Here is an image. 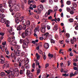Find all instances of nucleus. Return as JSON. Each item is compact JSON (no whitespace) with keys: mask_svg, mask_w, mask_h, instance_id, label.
I'll use <instances>...</instances> for the list:
<instances>
[{"mask_svg":"<svg viewBox=\"0 0 78 78\" xmlns=\"http://www.w3.org/2000/svg\"><path fill=\"white\" fill-rule=\"evenodd\" d=\"M30 43V41L28 40V39H26V40H23V48L24 50H25L26 48H28V45Z\"/></svg>","mask_w":78,"mask_h":78,"instance_id":"1","label":"nucleus"},{"mask_svg":"<svg viewBox=\"0 0 78 78\" xmlns=\"http://www.w3.org/2000/svg\"><path fill=\"white\" fill-rule=\"evenodd\" d=\"M0 63H1V64H4V63H4L3 65L4 68H8V67H9V64L8 63V61L5 62L4 60H3L2 59V58H1L0 59Z\"/></svg>","mask_w":78,"mask_h":78,"instance_id":"2","label":"nucleus"},{"mask_svg":"<svg viewBox=\"0 0 78 78\" xmlns=\"http://www.w3.org/2000/svg\"><path fill=\"white\" fill-rule=\"evenodd\" d=\"M31 31L29 32L28 29H26L25 30V32H23V33L22 34V37L23 38V39H24V38L25 37V36H27L28 35L29 33H30V34H31Z\"/></svg>","mask_w":78,"mask_h":78,"instance_id":"3","label":"nucleus"},{"mask_svg":"<svg viewBox=\"0 0 78 78\" xmlns=\"http://www.w3.org/2000/svg\"><path fill=\"white\" fill-rule=\"evenodd\" d=\"M23 25H24L23 26V27H22V26L21 25H20L17 27V28H16V29L17 30H18V31L21 30H22L23 28L24 30H25L26 29V28H27V26L26 25L23 24Z\"/></svg>","mask_w":78,"mask_h":78,"instance_id":"4","label":"nucleus"},{"mask_svg":"<svg viewBox=\"0 0 78 78\" xmlns=\"http://www.w3.org/2000/svg\"><path fill=\"white\" fill-rule=\"evenodd\" d=\"M9 5V8H10L9 9V11L12 12V11H13V10L12 9V8L13 7V4H12V3H11V0L9 1L8 2Z\"/></svg>","mask_w":78,"mask_h":78,"instance_id":"5","label":"nucleus"},{"mask_svg":"<svg viewBox=\"0 0 78 78\" xmlns=\"http://www.w3.org/2000/svg\"><path fill=\"white\" fill-rule=\"evenodd\" d=\"M46 28V26H45V25H42L40 29V31H41L43 33H45V31H46L45 29Z\"/></svg>","mask_w":78,"mask_h":78,"instance_id":"6","label":"nucleus"},{"mask_svg":"<svg viewBox=\"0 0 78 78\" xmlns=\"http://www.w3.org/2000/svg\"><path fill=\"white\" fill-rule=\"evenodd\" d=\"M38 10L41 12L42 11V10L44 9V7H43V5H39L37 7Z\"/></svg>","mask_w":78,"mask_h":78,"instance_id":"7","label":"nucleus"},{"mask_svg":"<svg viewBox=\"0 0 78 78\" xmlns=\"http://www.w3.org/2000/svg\"><path fill=\"white\" fill-rule=\"evenodd\" d=\"M20 50H17L16 52V50H14V52L15 53V55H16L17 56H20Z\"/></svg>","mask_w":78,"mask_h":78,"instance_id":"8","label":"nucleus"},{"mask_svg":"<svg viewBox=\"0 0 78 78\" xmlns=\"http://www.w3.org/2000/svg\"><path fill=\"white\" fill-rule=\"evenodd\" d=\"M21 20H20V22H22V21L23 25H25V23H26V20H23L24 18V17H21Z\"/></svg>","mask_w":78,"mask_h":78,"instance_id":"9","label":"nucleus"},{"mask_svg":"<svg viewBox=\"0 0 78 78\" xmlns=\"http://www.w3.org/2000/svg\"><path fill=\"white\" fill-rule=\"evenodd\" d=\"M44 47L45 48L47 49L49 47V44L47 43H45L44 44Z\"/></svg>","mask_w":78,"mask_h":78,"instance_id":"10","label":"nucleus"},{"mask_svg":"<svg viewBox=\"0 0 78 78\" xmlns=\"http://www.w3.org/2000/svg\"><path fill=\"white\" fill-rule=\"evenodd\" d=\"M20 17H17L16 18L15 20V23H17L18 24L19 23V22H20V20L19 19Z\"/></svg>","mask_w":78,"mask_h":78,"instance_id":"11","label":"nucleus"},{"mask_svg":"<svg viewBox=\"0 0 78 78\" xmlns=\"http://www.w3.org/2000/svg\"><path fill=\"white\" fill-rule=\"evenodd\" d=\"M25 67L27 69H30V65L28 63L25 64Z\"/></svg>","mask_w":78,"mask_h":78,"instance_id":"12","label":"nucleus"},{"mask_svg":"<svg viewBox=\"0 0 78 78\" xmlns=\"http://www.w3.org/2000/svg\"><path fill=\"white\" fill-rule=\"evenodd\" d=\"M76 72H75L74 73V74H73V72H72V73H70V77L71 78V77H72V76H75V75L76 74Z\"/></svg>","mask_w":78,"mask_h":78,"instance_id":"13","label":"nucleus"},{"mask_svg":"<svg viewBox=\"0 0 78 78\" xmlns=\"http://www.w3.org/2000/svg\"><path fill=\"white\" fill-rule=\"evenodd\" d=\"M26 24L27 27H30V20H27V22H26Z\"/></svg>","mask_w":78,"mask_h":78,"instance_id":"14","label":"nucleus"},{"mask_svg":"<svg viewBox=\"0 0 78 78\" xmlns=\"http://www.w3.org/2000/svg\"><path fill=\"white\" fill-rule=\"evenodd\" d=\"M53 30L54 31H57V30H58V26L55 25L54 27L53 28Z\"/></svg>","mask_w":78,"mask_h":78,"instance_id":"15","label":"nucleus"},{"mask_svg":"<svg viewBox=\"0 0 78 78\" xmlns=\"http://www.w3.org/2000/svg\"><path fill=\"white\" fill-rule=\"evenodd\" d=\"M14 39V38L13 37H9L8 40L7 41L8 42H10L11 41H12V40Z\"/></svg>","mask_w":78,"mask_h":78,"instance_id":"16","label":"nucleus"},{"mask_svg":"<svg viewBox=\"0 0 78 78\" xmlns=\"http://www.w3.org/2000/svg\"><path fill=\"white\" fill-rule=\"evenodd\" d=\"M37 75H38L39 73H40V72H41V69H37Z\"/></svg>","mask_w":78,"mask_h":78,"instance_id":"17","label":"nucleus"},{"mask_svg":"<svg viewBox=\"0 0 78 78\" xmlns=\"http://www.w3.org/2000/svg\"><path fill=\"white\" fill-rule=\"evenodd\" d=\"M34 61H35V64L36 66H39L40 63H39V62H38L37 60H34Z\"/></svg>","mask_w":78,"mask_h":78,"instance_id":"18","label":"nucleus"},{"mask_svg":"<svg viewBox=\"0 0 78 78\" xmlns=\"http://www.w3.org/2000/svg\"><path fill=\"white\" fill-rule=\"evenodd\" d=\"M15 48L16 50H19L20 49V46L18 45H15Z\"/></svg>","mask_w":78,"mask_h":78,"instance_id":"19","label":"nucleus"},{"mask_svg":"<svg viewBox=\"0 0 78 78\" xmlns=\"http://www.w3.org/2000/svg\"><path fill=\"white\" fill-rule=\"evenodd\" d=\"M36 55L37 59H39V58H40V55H39V54L37 53H36Z\"/></svg>","mask_w":78,"mask_h":78,"instance_id":"20","label":"nucleus"},{"mask_svg":"<svg viewBox=\"0 0 78 78\" xmlns=\"http://www.w3.org/2000/svg\"><path fill=\"white\" fill-rule=\"evenodd\" d=\"M11 44L13 45V46H16V42L14 41V43H12V42H11Z\"/></svg>","mask_w":78,"mask_h":78,"instance_id":"21","label":"nucleus"},{"mask_svg":"<svg viewBox=\"0 0 78 78\" xmlns=\"http://www.w3.org/2000/svg\"><path fill=\"white\" fill-rule=\"evenodd\" d=\"M27 76H28L29 78H32V77H33V74H32V73H30Z\"/></svg>","mask_w":78,"mask_h":78,"instance_id":"22","label":"nucleus"},{"mask_svg":"<svg viewBox=\"0 0 78 78\" xmlns=\"http://www.w3.org/2000/svg\"><path fill=\"white\" fill-rule=\"evenodd\" d=\"M5 73H7L8 74H9V73H10V72H11V71L8 70H7V71L5 70Z\"/></svg>","mask_w":78,"mask_h":78,"instance_id":"23","label":"nucleus"},{"mask_svg":"<svg viewBox=\"0 0 78 78\" xmlns=\"http://www.w3.org/2000/svg\"><path fill=\"white\" fill-rule=\"evenodd\" d=\"M34 12H37V14H41V12H40L38 10L37 11L36 10H34Z\"/></svg>","mask_w":78,"mask_h":78,"instance_id":"24","label":"nucleus"},{"mask_svg":"<svg viewBox=\"0 0 78 78\" xmlns=\"http://www.w3.org/2000/svg\"><path fill=\"white\" fill-rule=\"evenodd\" d=\"M53 1L52 0H49V4L50 5H51L52 4H53Z\"/></svg>","mask_w":78,"mask_h":78,"instance_id":"25","label":"nucleus"},{"mask_svg":"<svg viewBox=\"0 0 78 78\" xmlns=\"http://www.w3.org/2000/svg\"><path fill=\"white\" fill-rule=\"evenodd\" d=\"M24 61V63H26V64H28V63H29V60L28 59H26V61H25V60Z\"/></svg>","mask_w":78,"mask_h":78,"instance_id":"26","label":"nucleus"},{"mask_svg":"<svg viewBox=\"0 0 78 78\" xmlns=\"http://www.w3.org/2000/svg\"><path fill=\"white\" fill-rule=\"evenodd\" d=\"M38 53H40V54H41V55H43V52H42V51H41V50H38Z\"/></svg>","mask_w":78,"mask_h":78,"instance_id":"27","label":"nucleus"},{"mask_svg":"<svg viewBox=\"0 0 78 78\" xmlns=\"http://www.w3.org/2000/svg\"><path fill=\"white\" fill-rule=\"evenodd\" d=\"M48 56L49 57H51V58H53V54H51L50 53H49L48 54Z\"/></svg>","mask_w":78,"mask_h":78,"instance_id":"28","label":"nucleus"},{"mask_svg":"<svg viewBox=\"0 0 78 78\" xmlns=\"http://www.w3.org/2000/svg\"><path fill=\"white\" fill-rule=\"evenodd\" d=\"M66 4L68 5H70V4H71V2L69 1H67L66 2Z\"/></svg>","mask_w":78,"mask_h":78,"instance_id":"29","label":"nucleus"},{"mask_svg":"<svg viewBox=\"0 0 78 78\" xmlns=\"http://www.w3.org/2000/svg\"><path fill=\"white\" fill-rule=\"evenodd\" d=\"M73 6L74 8H76V7L77 6V5H76V3H74L73 4Z\"/></svg>","mask_w":78,"mask_h":78,"instance_id":"30","label":"nucleus"},{"mask_svg":"<svg viewBox=\"0 0 78 78\" xmlns=\"http://www.w3.org/2000/svg\"><path fill=\"white\" fill-rule=\"evenodd\" d=\"M58 11V7H56L55 8H54V11L56 12Z\"/></svg>","mask_w":78,"mask_h":78,"instance_id":"31","label":"nucleus"},{"mask_svg":"<svg viewBox=\"0 0 78 78\" xmlns=\"http://www.w3.org/2000/svg\"><path fill=\"white\" fill-rule=\"evenodd\" d=\"M15 56V55H14V53H12L11 54V57L12 58H14V56Z\"/></svg>","mask_w":78,"mask_h":78,"instance_id":"32","label":"nucleus"},{"mask_svg":"<svg viewBox=\"0 0 78 78\" xmlns=\"http://www.w3.org/2000/svg\"><path fill=\"white\" fill-rule=\"evenodd\" d=\"M5 73L4 72H2L1 73V76H5Z\"/></svg>","mask_w":78,"mask_h":78,"instance_id":"33","label":"nucleus"},{"mask_svg":"<svg viewBox=\"0 0 78 78\" xmlns=\"http://www.w3.org/2000/svg\"><path fill=\"white\" fill-rule=\"evenodd\" d=\"M48 35H49V33H48V32H47L44 34V36H46L47 37V36H48Z\"/></svg>","mask_w":78,"mask_h":78,"instance_id":"34","label":"nucleus"},{"mask_svg":"<svg viewBox=\"0 0 78 78\" xmlns=\"http://www.w3.org/2000/svg\"><path fill=\"white\" fill-rule=\"evenodd\" d=\"M66 10L68 12H69L70 11V8L69 7H67L66 8Z\"/></svg>","mask_w":78,"mask_h":78,"instance_id":"35","label":"nucleus"},{"mask_svg":"<svg viewBox=\"0 0 78 78\" xmlns=\"http://www.w3.org/2000/svg\"><path fill=\"white\" fill-rule=\"evenodd\" d=\"M48 19H49V20H51L53 19V18H52V16H50L49 17H48Z\"/></svg>","mask_w":78,"mask_h":78,"instance_id":"36","label":"nucleus"},{"mask_svg":"<svg viewBox=\"0 0 78 78\" xmlns=\"http://www.w3.org/2000/svg\"><path fill=\"white\" fill-rule=\"evenodd\" d=\"M66 42L67 43V44H69V42H70V40H69V39H67L66 40Z\"/></svg>","mask_w":78,"mask_h":78,"instance_id":"37","label":"nucleus"},{"mask_svg":"<svg viewBox=\"0 0 78 78\" xmlns=\"http://www.w3.org/2000/svg\"><path fill=\"white\" fill-rule=\"evenodd\" d=\"M51 43H53V44H55V41L52 39L51 40Z\"/></svg>","mask_w":78,"mask_h":78,"instance_id":"38","label":"nucleus"},{"mask_svg":"<svg viewBox=\"0 0 78 78\" xmlns=\"http://www.w3.org/2000/svg\"><path fill=\"white\" fill-rule=\"evenodd\" d=\"M0 11L2 12H5V10L3 8L1 9Z\"/></svg>","mask_w":78,"mask_h":78,"instance_id":"39","label":"nucleus"},{"mask_svg":"<svg viewBox=\"0 0 78 78\" xmlns=\"http://www.w3.org/2000/svg\"><path fill=\"white\" fill-rule=\"evenodd\" d=\"M69 21L70 22H73V19L72 18H71L69 20Z\"/></svg>","mask_w":78,"mask_h":78,"instance_id":"40","label":"nucleus"},{"mask_svg":"<svg viewBox=\"0 0 78 78\" xmlns=\"http://www.w3.org/2000/svg\"><path fill=\"white\" fill-rule=\"evenodd\" d=\"M30 71L29 70H27V72L26 73V75L27 76L30 74Z\"/></svg>","mask_w":78,"mask_h":78,"instance_id":"41","label":"nucleus"},{"mask_svg":"<svg viewBox=\"0 0 78 78\" xmlns=\"http://www.w3.org/2000/svg\"><path fill=\"white\" fill-rule=\"evenodd\" d=\"M10 72H11L12 75V76H14V71H10Z\"/></svg>","mask_w":78,"mask_h":78,"instance_id":"42","label":"nucleus"},{"mask_svg":"<svg viewBox=\"0 0 78 78\" xmlns=\"http://www.w3.org/2000/svg\"><path fill=\"white\" fill-rule=\"evenodd\" d=\"M66 36L68 38H69L70 37V34H69L66 33Z\"/></svg>","mask_w":78,"mask_h":78,"instance_id":"43","label":"nucleus"},{"mask_svg":"<svg viewBox=\"0 0 78 78\" xmlns=\"http://www.w3.org/2000/svg\"><path fill=\"white\" fill-rule=\"evenodd\" d=\"M47 19H43L42 20V21L43 22H47Z\"/></svg>","mask_w":78,"mask_h":78,"instance_id":"44","label":"nucleus"},{"mask_svg":"<svg viewBox=\"0 0 78 78\" xmlns=\"http://www.w3.org/2000/svg\"><path fill=\"white\" fill-rule=\"evenodd\" d=\"M5 20L6 19H2L1 20V22H2V23H4V22H4V21L2 22V21H5Z\"/></svg>","mask_w":78,"mask_h":78,"instance_id":"45","label":"nucleus"},{"mask_svg":"<svg viewBox=\"0 0 78 78\" xmlns=\"http://www.w3.org/2000/svg\"><path fill=\"white\" fill-rule=\"evenodd\" d=\"M70 42H71L72 44H74V41H73V40H72V39H71Z\"/></svg>","mask_w":78,"mask_h":78,"instance_id":"46","label":"nucleus"},{"mask_svg":"<svg viewBox=\"0 0 78 78\" xmlns=\"http://www.w3.org/2000/svg\"><path fill=\"white\" fill-rule=\"evenodd\" d=\"M34 30H36L38 32H39V31H40V29H39V28H35Z\"/></svg>","mask_w":78,"mask_h":78,"instance_id":"47","label":"nucleus"},{"mask_svg":"<svg viewBox=\"0 0 78 78\" xmlns=\"http://www.w3.org/2000/svg\"><path fill=\"white\" fill-rule=\"evenodd\" d=\"M46 58L47 57L46 56V55H45V54L43 55V58L44 60H45V59H46Z\"/></svg>","mask_w":78,"mask_h":78,"instance_id":"48","label":"nucleus"},{"mask_svg":"<svg viewBox=\"0 0 78 78\" xmlns=\"http://www.w3.org/2000/svg\"><path fill=\"white\" fill-rule=\"evenodd\" d=\"M23 71H22V70H20V74H21V75H22V74H23Z\"/></svg>","mask_w":78,"mask_h":78,"instance_id":"49","label":"nucleus"},{"mask_svg":"<svg viewBox=\"0 0 78 78\" xmlns=\"http://www.w3.org/2000/svg\"><path fill=\"white\" fill-rule=\"evenodd\" d=\"M1 58H2V59H3V60L4 61H5V58L3 56V55H1Z\"/></svg>","mask_w":78,"mask_h":78,"instance_id":"50","label":"nucleus"},{"mask_svg":"<svg viewBox=\"0 0 78 78\" xmlns=\"http://www.w3.org/2000/svg\"><path fill=\"white\" fill-rule=\"evenodd\" d=\"M73 41L74 42H76V38H75L74 37H73Z\"/></svg>","mask_w":78,"mask_h":78,"instance_id":"51","label":"nucleus"},{"mask_svg":"<svg viewBox=\"0 0 78 78\" xmlns=\"http://www.w3.org/2000/svg\"><path fill=\"white\" fill-rule=\"evenodd\" d=\"M20 44H22V43L23 42V40L22 39L20 40Z\"/></svg>","mask_w":78,"mask_h":78,"instance_id":"52","label":"nucleus"},{"mask_svg":"<svg viewBox=\"0 0 78 78\" xmlns=\"http://www.w3.org/2000/svg\"><path fill=\"white\" fill-rule=\"evenodd\" d=\"M61 5H62L61 6V7H63L64 5H63V2H62V1L61 2Z\"/></svg>","mask_w":78,"mask_h":78,"instance_id":"53","label":"nucleus"},{"mask_svg":"<svg viewBox=\"0 0 78 78\" xmlns=\"http://www.w3.org/2000/svg\"><path fill=\"white\" fill-rule=\"evenodd\" d=\"M21 68L23 71H25V68H24V66H22Z\"/></svg>","mask_w":78,"mask_h":78,"instance_id":"54","label":"nucleus"},{"mask_svg":"<svg viewBox=\"0 0 78 78\" xmlns=\"http://www.w3.org/2000/svg\"><path fill=\"white\" fill-rule=\"evenodd\" d=\"M15 72H19V70H18V69H17V68H15Z\"/></svg>","mask_w":78,"mask_h":78,"instance_id":"55","label":"nucleus"},{"mask_svg":"<svg viewBox=\"0 0 78 78\" xmlns=\"http://www.w3.org/2000/svg\"><path fill=\"white\" fill-rule=\"evenodd\" d=\"M69 12L71 14H73L74 13V12L72 10L71 11Z\"/></svg>","mask_w":78,"mask_h":78,"instance_id":"56","label":"nucleus"},{"mask_svg":"<svg viewBox=\"0 0 78 78\" xmlns=\"http://www.w3.org/2000/svg\"><path fill=\"white\" fill-rule=\"evenodd\" d=\"M48 63H46L45 65V68H47L48 67Z\"/></svg>","mask_w":78,"mask_h":78,"instance_id":"57","label":"nucleus"},{"mask_svg":"<svg viewBox=\"0 0 78 78\" xmlns=\"http://www.w3.org/2000/svg\"><path fill=\"white\" fill-rule=\"evenodd\" d=\"M21 7L22 9H24V5L23 4L21 5Z\"/></svg>","mask_w":78,"mask_h":78,"instance_id":"58","label":"nucleus"},{"mask_svg":"<svg viewBox=\"0 0 78 78\" xmlns=\"http://www.w3.org/2000/svg\"><path fill=\"white\" fill-rule=\"evenodd\" d=\"M32 67L33 68H34L35 67V63H34L32 65Z\"/></svg>","mask_w":78,"mask_h":78,"instance_id":"59","label":"nucleus"},{"mask_svg":"<svg viewBox=\"0 0 78 78\" xmlns=\"http://www.w3.org/2000/svg\"><path fill=\"white\" fill-rule=\"evenodd\" d=\"M70 65V62L69 61H68V66H69Z\"/></svg>","mask_w":78,"mask_h":78,"instance_id":"60","label":"nucleus"},{"mask_svg":"<svg viewBox=\"0 0 78 78\" xmlns=\"http://www.w3.org/2000/svg\"><path fill=\"white\" fill-rule=\"evenodd\" d=\"M47 28L48 30H50V26H49L48 25L47 26Z\"/></svg>","mask_w":78,"mask_h":78,"instance_id":"61","label":"nucleus"},{"mask_svg":"<svg viewBox=\"0 0 78 78\" xmlns=\"http://www.w3.org/2000/svg\"><path fill=\"white\" fill-rule=\"evenodd\" d=\"M0 35H1V36H4V33L0 32Z\"/></svg>","mask_w":78,"mask_h":78,"instance_id":"62","label":"nucleus"},{"mask_svg":"<svg viewBox=\"0 0 78 78\" xmlns=\"http://www.w3.org/2000/svg\"><path fill=\"white\" fill-rule=\"evenodd\" d=\"M48 12H53V10H52L51 9H49L48 10Z\"/></svg>","mask_w":78,"mask_h":78,"instance_id":"63","label":"nucleus"},{"mask_svg":"<svg viewBox=\"0 0 78 78\" xmlns=\"http://www.w3.org/2000/svg\"><path fill=\"white\" fill-rule=\"evenodd\" d=\"M75 30H78V27L76 26L75 27Z\"/></svg>","mask_w":78,"mask_h":78,"instance_id":"64","label":"nucleus"}]
</instances>
